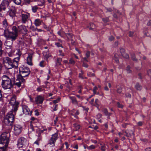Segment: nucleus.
I'll return each instance as SVG.
<instances>
[{"mask_svg":"<svg viewBox=\"0 0 151 151\" xmlns=\"http://www.w3.org/2000/svg\"><path fill=\"white\" fill-rule=\"evenodd\" d=\"M12 32H9V29H7L4 30V34L5 36L7 39H9L12 41L15 40L17 38L18 36V30L17 27L13 26L12 27Z\"/></svg>","mask_w":151,"mask_h":151,"instance_id":"nucleus-1","label":"nucleus"},{"mask_svg":"<svg viewBox=\"0 0 151 151\" xmlns=\"http://www.w3.org/2000/svg\"><path fill=\"white\" fill-rule=\"evenodd\" d=\"M1 86L5 89H10L13 86L11 79L7 76L4 75L1 78Z\"/></svg>","mask_w":151,"mask_h":151,"instance_id":"nucleus-2","label":"nucleus"},{"mask_svg":"<svg viewBox=\"0 0 151 151\" xmlns=\"http://www.w3.org/2000/svg\"><path fill=\"white\" fill-rule=\"evenodd\" d=\"M3 61L4 63L6 68L7 69H10L13 68H17V64H14L11 59L8 57L4 58Z\"/></svg>","mask_w":151,"mask_h":151,"instance_id":"nucleus-3","label":"nucleus"},{"mask_svg":"<svg viewBox=\"0 0 151 151\" xmlns=\"http://www.w3.org/2000/svg\"><path fill=\"white\" fill-rule=\"evenodd\" d=\"M9 135L8 133H4L2 134L0 137V144L4 145L5 147H7L9 142V138L7 136Z\"/></svg>","mask_w":151,"mask_h":151,"instance_id":"nucleus-4","label":"nucleus"},{"mask_svg":"<svg viewBox=\"0 0 151 151\" xmlns=\"http://www.w3.org/2000/svg\"><path fill=\"white\" fill-rule=\"evenodd\" d=\"M12 111L10 112L7 114L4 119V123L6 124L8 126H11L14 120V115L12 113L13 111L12 110Z\"/></svg>","mask_w":151,"mask_h":151,"instance_id":"nucleus-5","label":"nucleus"},{"mask_svg":"<svg viewBox=\"0 0 151 151\" xmlns=\"http://www.w3.org/2000/svg\"><path fill=\"white\" fill-rule=\"evenodd\" d=\"M20 76L22 77H25L28 76L30 73L29 69L27 67L24 66H21L19 68Z\"/></svg>","mask_w":151,"mask_h":151,"instance_id":"nucleus-6","label":"nucleus"},{"mask_svg":"<svg viewBox=\"0 0 151 151\" xmlns=\"http://www.w3.org/2000/svg\"><path fill=\"white\" fill-rule=\"evenodd\" d=\"M16 96L13 95L11 98L10 102V104L13 106V109H12V110L14 112H16L17 110L19 104L18 101H16Z\"/></svg>","mask_w":151,"mask_h":151,"instance_id":"nucleus-7","label":"nucleus"},{"mask_svg":"<svg viewBox=\"0 0 151 151\" xmlns=\"http://www.w3.org/2000/svg\"><path fill=\"white\" fill-rule=\"evenodd\" d=\"M25 82V80L22 77L18 75L17 79L16 80L14 83L15 85L17 86L18 87L21 86L23 87L24 85V83Z\"/></svg>","mask_w":151,"mask_h":151,"instance_id":"nucleus-8","label":"nucleus"},{"mask_svg":"<svg viewBox=\"0 0 151 151\" xmlns=\"http://www.w3.org/2000/svg\"><path fill=\"white\" fill-rule=\"evenodd\" d=\"M13 41L7 38L5 42V45L6 48V52H10L12 51V48L13 44Z\"/></svg>","mask_w":151,"mask_h":151,"instance_id":"nucleus-9","label":"nucleus"},{"mask_svg":"<svg viewBox=\"0 0 151 151\" xmlns=\"http://www.w3.org/2000/svg\"><path fill=\"white\" fill-rule=\"evenodd\" d=\"M9 3L7 0H4L1 3L0 6L3 10H9L10 9Z\"/></svg>","mask_w":151,"mask_h":151,"instance_id":"nucleus-10","label":"nucleus"},{"mask_svg":"<svg viewBox=\"0 0 151 151\" xmlns=\"http://www.w3.org/2000/svg\"><path fill=\"white\" fill-rule=\"evenodd\" d=\"M17 29L18 33L22 34L24 35H26L27 33L28 30L26 27L24 25H21L18 26Z\"/></svg>","mask_w":151,"mask_h":151,"instance_id":"nucleus-11","label":"nucleus"},{"mask_svg":"<svg viewBox=\"0 0 151 151\" xmlns=\"http://www.w3.org/2000/svg\"><path fill=\"white\" fill-rule=\"evenodd\" d=\"M58 134L57 133H55L52 135V137L49 141L48 144L51 145L52 147H54L55 145V143L58 139Z\"/></svg>","mask_w":151,"mask_h":151,"instance_id":"nucleus-12","label":"nucleus"},{"mask_svg":"<svg viewBox=\"0 0 151 151\" xmlns=\"http://www.w3.org/2000/svg\"><path fill=\"white\" fill-rule=\"evenodd\" d=\"M27 140L23 137H20L18 140L17 144L18 147L20 148L25 145Z\"/></svg>","mask_w":151,"mask_h":151,"instance_id":"nucleus-13","label":"nucleus"},{"mask_svg":"<svg viewBox=\"0 0 151 151\" xmlns=\"http://www.w3.org/2000/svg\"><path fill=\"white\" fill-rule=\"evenodd\" d=\"M14 132L16 135H19L21 132L22 130V127L18 125H16L14 127Z\"/></svg>","mask_w":151,"mask_h":151,"instance_id":"nucleus-14","label":"nucleus"},{"mask_svg":"<svg viewBox=\"0 0 151 151\" xmlns=\"http://www.w3.org/2000/svg\"><path fill=\"white\" fill-rule=\"evenodd\" d=\"M22 23L25 24L29 20V15L28 14H22Z\"/></svg>","mask_w":151,"mask_h":151,"instance_id":"nucleus-15","label":"nucleus"},{"mask_svg":"<svg viewBox=\"0 0 151 151\" xmlns=\"http://www.w3.org/2000/svg\"><path fill=\"white\" fill-rule=\"evenodd\" d=\"M23 112L26 115H31L32 111H30L29 108L26 106L24 105L22 106Z\"/></svg>","mask_w":151,"mask_h":151,"instance_id":"nucleus-16","label":"nucleus"},{"mask_svg":"<svg viewBox=\"0 0 151 151\" xmlns=\"http://www.w3.org/2000/svg\"><path fill=\"white\" fill-rule=\"evenodd\" d=\"M65 35L67 38V41H69L70 40H71L72 41V44L74 45V42H72L73 41L72 39L73 35L70 33H66L65 34Z\"/></svg>","mask_w":151,"mask_h":151,"instance_id":"nucleus-17","label":"nucleus"},{"mask_svg":"<svg viewBox=\"0 0 151 151\" xmlns=\"http://www.w3.org/2000/svg\"><path fill=\"white\" fill-rule=\"evenodd\" d=\"M44 100L43 98L40 96H37L35 98V101L37 104H40L42 103Z\"/></svg>","mask_w":151,"mask_h":151,"instance_id":"nucleus-18","label":"nucleus"},{"mask_svg":"<svg viewBox=\"0 0 151 151\" xmlns=\"http://www.w3.org/2000/svg\"><path fill=\"white\" fill-rule=\"evenodd\" d=\"M79 114V111L78 110H76L74 109L72 110L70 114L72 115H73L74 117L77 119L78 118L77 115H78Z\"/></svg>","mask_w":151,"mask_h":151,"instance_id":"nucleus-19","label":"nucleus"},{"mask_svg":"<svg viewBox=\"0 0 151 151\" xmlns=\"http://www.w3.org/2000/svg\"><path fill=\"white\" fill-rule=\"evenodd\" d=\"M125 134L124 135L128 137H131L132 135H134V132L133 131L130 130H126L125 131Z\"/></svg>","mask_w":151,"mask_h":151,"instance_id":"nucleus-20","label":"nucleus"},{"mask_svg":"<svg viewBox=\"0 0 151 151\" xmlns=\"http://www.w3.org/2000/svg\"><path fill=\"white\" fill-rule=\"evenodd\" d=\"M32 54H29L27 58V63L29 65H32Z\"/></svg>","mask_w":151,"mask_h":151,"instance_id":"nucleus-21","label":"nucleus"},{"mask_svg":"<svg viewBox=\"0 0 151 151\" xmlns=\"http://www.w3.org/2000/svg\"><path fill=\"white\" fill-rule=\"evenodd\" d=\"M2 24L3 27L5 28H6V29L5 30H6L7 29H8V24L6 19H4L3 22Z\"/></svg>","mask_w":151,"mask_h":151,"instance_id":"nucleus-22","label":"nucleus"},{"mask_svg":"<svg viewBox=\"0 0 151 151\" xmlns=\"http://www.w3.org/2000/svg\"><path fill=\"white\" fill-rule=\"evenodd\" d=\"M42 22L40 19H37L35 21L34 24L36 26H39L41 24Z\"/></svg>","mask_w":151,"mask_h":151,"instance_id":"nucleus-23","label":"nucleus"},{"mask_svg":"<svg viewBox=\"0 0 151 151\" xmlns=\"http://www.w3.org/2000/svg\"><path fill=\"white\" fill-rule=\"evenodd\" d=\"M32 121L30 122V129L32 130V131H34V127L33 124L34 123L33 121L35 120H37V119H35L34 117H32L31 118Z\"/></svg>","mask_w":151,"mask_h":151,"instance_id":"nucleus-24","label":"nucleus"},{"mask_svg":"<svg viewBox=\"0 0 151 151\" xmlns=\"http://www.w3.org/2000/svg\"><path fill=\"white\" fill-rule=\"evenodd\" d=\"M119 55L115 53L114 55V59L116 63H119Z\"/></svg>","mask_w":151,"mask_h":151,"instance_id":"nucleus-25","label":"nucleus"},{"mask_svg":"<svg viewBox=\"0 0 151 151\" xmlns=\"http://www.w3.org/2000/svg\"><path fill=\"white\" fill-rule=\"evenodd\" d=\"M37 4L39 6H42L44 5L45 3L44 0H38Z\"/></svg>","mask_w":151,"mask_h":151,"instance_id":"nucleus-26","label":"nucleus"},{"mask_svg":"<svg viewBox=\"0 0 151 151\" xmlns=\"http://www.w3.org/2000/svg\"><path fill=\"white\" fill-rule=\"evenodd\" d=\"M70 98L72 100V102L73 104H78V101L76 100V98H75L72 97H70Z\"/></svg>","mask_w":151,"mask_h":151,"instance_id":"nucleus-27","label":"nucleus"},{"mask_svg":"<svg viewBox=\"0 0 151 151\" xmlns=\"http://www.w3.org/2000/svg\"><path fill=\"white\" fill-rule=\"evenodd\" d=\"M19 60V57H17L15 58L13 60V63L14 64H17V67H18V63Z\"/></svg>","mask_w":151,"mask_h":151,"instance_id":"nucleus-28","label":"nucleus"},{"mask_svg":"<svg viewBox=\"0 0 151 151\" xmlns=\"http://www.w3.org/2000/svg\"><path fill=\"white\" fill-rule=\"evenodd\" d=\"M135 87L137 90H140L142 88V86L140 85L138 83H137L136 84Z\"/></svg>","mask_w":151,"mask_h":151,"instance_id":"nucleus-29","label":"nucleus"},{"mask_svg":"<svg viewBox=\"0 0 151 151\" xmlns=\"http://www.w3.org/2000/svg\"><path fill=\"white\" fill-rule=\"evenodd\" d=\"M45 87V86H40L37 88V91L38 92L42 91L43 90V88H44Z\"/></svg>","mask_w":151,"mask_h":151,"instance_id":"nucleus-30","label":"nucleus"},{"mask_svg":"<svg viewBox=\"0 0 151 151\" xmlns=\"http://www.w3.org/2000/svg\"><path fill=\"white\" fill-rule=\"evenodd\" d=\"M58 34L61 37H64V35H65V33L62 31H59L58 32Z\"/></svg>","mask_w":151,"mask_h":151,"instance_id":"nucleus-31","label":"nucleus"},{"mask_svg":"<svg viewBox=\"0 0 151 151\" xmlns=\"http://www.w3.org/2000/svg\"><path fill=\"white\" fill-rule=\"evenodd\" d=\"M131 58L132 60L134 61H137V59L136 58L135 55L133 54L131 55Z\"/></svg>","mask_w":151,"mask_h":151,"instance_id":"nucleus-32","label":"nucleus"},{"mask_svg":"<svg viewBox=\"0 0 151 151\" xmlns=\"http://www.w3.org/2000/svg\"><path fill=\"white\" fill-rule=\"evenodd\" d=\"M103 111L104 114L106 115L109 116L110 115V114L108 113L107 110L106 109H104Z\"/></svg>","mask_w":151,"mask_h":151,"instance_id":"nucleus-33","label":"nucleus"},{"mask_svg":"<svg viewBox=\"0 0 151 151\" xmlns=\"http://www.w3.org/2000/svg\"><path fill=\"white\" fill-rule=\"evenodd\" d=\"M95 148V146L93 145H92L90 146L87 147V148L89 150L94 149Z\"/></svg>","mask_w":151,"mask_h":151,"instance_id":"nucleus-34","label":"nucleus"},{"mask_svg":"<svg viewBox=\"0 0 151 151\" xmlns=\"http://www.w3.org/2000/svg\"><path fill=\"white\" fill-rule=\"evenodd\" d=\"M37 9L38 7L37 6H34L32 7V10L34 12H36Z\"/></svg>","mask_w":151,"mask_h":151,"instance_id":"nucleus-35","label":"nucleus"},{"mask_svg":"<svg viewBox=\"0 0 151 151\" xmlns=\"http://www.w3.org/2000/svg\"><path fill=\"white\" fill-rule=\"evenodd\" d=\"M14 3L17 5L19 4L21 2V0H14Z\"/></svg>","mask_w":151,"mask_h":151,"instance_id":"nucleus-36","label":"nucleus"},{"mask_svg":"<svg viewBox=\"0 0 151 151\" xmlns=\"http://www.w3.org/2000/svg\"><path fill=\"white\" fill-rule=\"evenodd\" d=\"M62 58H59L57 59V64L58 65H61V62L62 61Z\"/></svg>","mask_w":151,"mask_h":151,"instance_id":"nucleus-37","label":"nucleus"},{"mask_svg":"<svg viewBox=\"0 0 151 151\" xmlns=\"http://www.w3.org/2000/svg\"><path fill=\"white\" fill-rule=\"evenodd\" d=\"M120 52L122 56L123 55L124 53H125V50L123 48H121L120 49Z\"/></svg>","mask_w":151,"mask_h":151,"instance_id":"nucleus-38","label":"nucleus"},{"mask_svg":"<svg viewBox=\"0 0 151 151\" xmlns=\"http://www.w3.org/2000/svg\"><path fill=\"white\" fill-rule=\"evenodd\" d=\"M130 69V67L129 66H128L126 68V70L128 73H130L131 72V71Z\"/></svg>","mask_w":151,"mask_h":151,"instance_id":"nucleus-39","label":"nucleus"},{"mask_svg":"<svg viewBox=\"0 0 151 151\" xmlns=\"http://www.w3.org/2000/svg\"><path fill=\"white\" fill-rule=\"evenodd\" d=\"M122 56L125 58L127 59H128L129 58V55L127 54L124 53V55Z\"/></svg>","mask_w":151,"mask_h":151,"instance_id":"nucleus-40","label":"nucleus"},{"mask_svg":"<svg viewBox=\"0 0 151 151\" xmlns=\"http://www.w3.org/2000/svg\"><path fill=\"white\" fill-rule=\"evenodd\" d=\"M122 88L121 87H119L117 89V92L119 93H121L122 92Z\"/></svg>","mask_w":151,"mask_h":151,"instance_id":"nucleus-41","label":"nucleus"},{"mask_svg":"<svg viewBox=\"0 0 151 151\" xmlns=\"http://www.w3.org/2000/svg\"><path fill=\"white\" fill-rule=\"evenodd\" d=\"M74 125L76 129L78 130L80 129V126L78 124H74Z\"/></svg>","mask_w":151,"mask_h":151,"instance_id":"nucleus-42","label":"nucleus"},{"mask_svg":"<svg viewBox=\"0 0 151 151\" xmlns=\"http://www.w3.org/2000/svg\"><path fill=\"white\" fill-rule=\"evenodd\" d=\"M7 147H5V146L0 147V151H5V150Z\"/></svg>","mask_w":151,"mask_h":151,"instance_id":"nucleus-43","label":"nucleus"},{"mask_svg":"<svg viewBox=\"0 0 151 151\" xmlns=\"http://www.w3.org/2000/svg\"><path fill=\"white\" fill-rule=\"evenodd\" d=\"M102 20L104 22L106 23L109 21V18L108 17H106V18H103L102 19Z\"/></svg>","mask_w":151,"mask_h":151,"instance_id":"nucleus-44","label":"nucleus"},{"mask_svg":"<svg viewBox=\"0 0 151 151\" xmlns=\"http://www.w3.org/2000/svg\"><path fill=\"white\" fill-rule=\"evenodd\" d=\"M101 149L102 151H105L106 150L105 149V145H104L101 146Z\"/></svg>","mask_w":151,"mask_h":151,"instance_id":"nucleus-45","label":"nucleus"},{"mask_svg":"<svg viewBox=\"0 0 151 151\" xmlns=\"http://www.w3.org/2000/svg\"><path fill=\"white\" fill-rule=\"evenodd\" d=\"M69 63L71 64H74L75 63V62L72 58H71L69 60Z\"/></svg>","mask_w":151,"mask_h":151,"instance_id":"nucleus-46","label":"nucleus"},{"mask_svg":"<svg viewBox=\"0 0 151 151\" xmlns=\"http://www.w3.org/2000/svg\"><path fill=\"white\" fill-rule=\"evenodd\" d=\"M55 45L58 47H61L62 48L63 47L62 45L60 44L59 42H56L55 43Z\"/></svg>","mask_w":151,"mask_h":151,"instance_id":"nucleus-47","label":"nucleus"},{"mask_svg":"<svg viewBox=\"0 0 151 151\" xmlns=\"http://www.w3.org/2000/svg\"><path fill=\"white\" fill-rule=\"evenodd\" d=\"M44 61L42 60L41 61V62H40V63L39 65L41 67H44Z\"/></svg>","mask_w":151,"mask_h":151,"instance_id":"nucleus-48","label":"nucleus"},{"mask_svg":"<svg viewBox=\"0 0 151 151\" xmlns=\"http://www.w3.org/2000/svg\"><path fill=\"white\" fill-rule=\"evenodd\" d=\"M97 87L96 86L94 87L93 88V91L95 94H96V90H97Z\"/></svg>","mask_w":151,"mask_h":151,"instance_id":"nucleus-49","label":"nucleus"},{"mask_svg":"<svg viewBox=\"0 0 151 151\" xmlns=\"http://www.w3.org/2000/svg\"><path fill=\"white\" fill-rule=\"evenodd\" d=\"M81 73L79 74V77L82 79H83L84 78L82 76V75L83 74V73L82 70L81 71Z\"/></svg>","mask_w":151,"mask_h":151,"instance_id":"nucleus-50","label":"nucleus"},{"mask_svg":"<svg viewBox=\"0 0 151 151\" xmlns=\"http://www.w3.org/2000/svg\"><path fill=\"white\" fill-rule=\"evenodd\" d=\"M117 104L118 107L121 108H123V106L122 105L120 104L119 102H117Z\"/></svg>","mask_w":151,"mask_h":151,"instance_id":"nucleus-51","label":"nucleus"},{"mask_svg":"<svg viewBox=\"0 0 151 151\" xmlns=\"http://www.w3.org/2000/svg\"><path fill=\"white\" fill-rule=\"evenodd\" d=\"M90 55V52L89 51H87L86 54V55L87 58L89 57Z\"/></svg>","mask_w":151,"mask_h":151,"instance_id":"nucleus-52","label":"nucleus"},{"mask_svg":"<svg viewBox=\"0 0 151 151\" xmlns=\"http://www.w3.org/2000/svg\"><path fill=\"white\" fill-rule=\"evenodd\" d=\"M60 98H59L53 101V103L54 104H56L58 102V101H59L60 100Z\"/></svg>","mask_w":151,"mask_h":151,"instance_id":"nucleus-53","label":"nucleus"},{"mask_svg":"<svg viewBox=\"0 0 151 151\" xmlns=\"http://www.w3.org/2000/svg\"><path fill=\"white\" fill-rule=\"evenodd\" d=\"M2 42L0 40V51H1L2 52H3V50H2Z\"/></svg>","mask_w":151,"mask_h":151,"instance_id":"nucleus-54","label":"nucleus"},{"mask_svg":"<svg viewBox=\"0 0 151 151\" xmlns=\"http://www.w3.org/2000/svg\"><path fill=\"white\" fill-rule=\"evenodd\" d=\"M133 32H129V35L130 37H132L133 36Z\"/></svg>","mask_w":151,"mask_h":151,"instance_id":"nucleus-55","label":"nucleus"},{"mask_svg":"<svg viewBox=\"0 0 151 151\" xmlns=\"http://www.w3.org/2000/svg\"><path fill=\"white\" fill-rule=\"evenodd\" d=\"M2 92L1 91L0 89V101H1L2 100Z\"/></svg>","mask_w":151,"mask_h":151,"instance_id":"nucleus-56","label":"nucleus"},{"mask_svg":"<svg viewBox=\"0 0 151 151\" xmlns=\"http://www.w3.org/2000/svg\"><path fill=\"white\" fill-rule=\"evenodd\" d=\"M106 12H111L112 11V9L111 8H107L106 9Z\"/></svg>","mask_w":151,"mask_h":151,"instance_id":"nucleus-57","label":"nucleus"},{"mask_svg":"<svg viewBox=\"0 0 151 151\" xmlns=\"http://www.w3.org/2000/svg\"><path fill=\"white\" fill-rule=\"evenodd\" d=\"M137 125L138 126H141L142 125V122H138Z\"/></svg>","mask_w":151,"mask_h":151,"instance_id":"nucleus-58","label":"nucleus"},{"mask_svg":"<svg viewBox=\"0 0 151 151\" xmlns=\"http://www.w3.org/2000/svg\"><path fill=\"white\" fill-rule=\"evenodd\" d=\"M114 39V37L113 36H111L109 38V40L110 41L113 40Z\"/></svg>","mask_w":151,"mask_h":151,"instance_id":"nucleus-59","label":"nucleus"},{"mask_svg":"<svg viewBox=\"0 0 151 151\" xmlns=\"http://www.w3.org/2000/svg\"><path fill=\"white\" fill-rule=\"evenodd\" d=\"M59 52H60V55H61L62 56H64V54L62 52V51L61 50H60L59 51Z\"/></svg>","mask_w":151,"mask_h":151,"instance_id":"nucleus-60","label":"nucleus"},{"mask_svg":"<svg viewBox=\"0 0 151 151\" xmlns=\"http://www.w3.org/2000/svg\"><path fill=\"white\" fill-rule=\"evenodd\" d=\"M11 11H13V12L14 13L15 12V8L13 6H12L11 8Z\"/></svg>","mask_w":151,"mask_h":151,"instance_id":"nucleus-61","label":"nucleus"},{"mask_svg":"<svg viewBox=\"0 0 151 151\" xmlns=\"http://www.w3.org/2000/svg\"><path fill=\"white\" fill-rule=\"evenodd\" d=\"M83 66L86 68H88V65L87 64L85 63L84 62L83 63Z\"/></svg>","mask_w":151,"mask_h":151,"instance_id":"nucleus-62","label":"nucleus"},{"mask_svg":"<svg viewBox=\"0 0 151 151\" xmlns=\"http://www.w3.org/2000/svg\"><path fill=\"white\" fill-rule=\"evenodd\" d=\"M35 115L37 116H38L39 115V112L37 110H35Z\"/></svg>","mask_w":151,"mask_h":151,"instance_id":"nucleus-63","label":"nucleus"},{"mask_svg":"<svg viewBox=\"0 0 151 151\" xmlns=\"http://www.w3.org/2000/svg\"><path fill=\"white\" fill-rule=\"evenodd\" d=\"M145 151H151V147L146 148Z\"/></svg>","mask_w":151,"mask_h":151,"instance_id":"nucleus-64","label":"nucleus"}]
</instances>
